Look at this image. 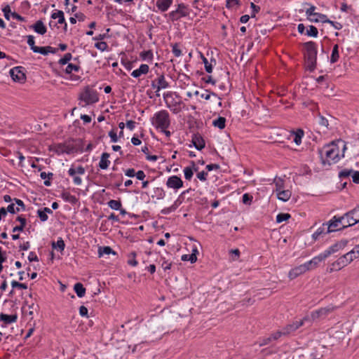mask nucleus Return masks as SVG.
<instances>
[{
	"label": "nucleus",
	"mask_w": 359,
	"mask_h": 359,
	"mask_svg": "<svg viewBox=\"0 0 359 359\" xmlns=\"http://www.w3.org/2000/svg\"><path fill=\"white\" fill-rule=\"evenodd\" d=\"M338 144H341L342 145L341 156H339V146L335 144L334 142L331 144L324 147L323 150L320 151L322 158L323 156V153L325 154L326 161L329 165H330L332 163H337L340 160L341 158L344 156V151L346 149V144L344 141L341 140H339Z\"/></svg>",
	"instance_id": "obj_1"
},
{
	"label": "nucleus",
	"mask_w": 359,
	"mask_h": 359,
	"mask_svg": "<svg viewBox=\"0 0 359 359\" xmlns=\"http://www.w3.org/2000/svg\"><path fill=\"white\" fill-rule=\"evenodd\" d=\"M151 121V124L158 130H165L170 126L169 113L164 109L155 113Z\"/></svg>",
	"instance_id": "obj_2"
},
{
	"label": "nucleus",
	"mask_w": 359,
	"mask_h": 359,
	"mask_svg": "<svg viewBox=\"0 0 359 359\" xmlns=\"http://www.w3.org/2000/svg\"><path fill=\"white\" fill-rule=\"evenodd\" d=\"M306 48L305 57L307 65L311 71L316 68L317 59V47L316 43L309 41L304 43Z\"/></svg>",
	"instance_id": "obj_3"
},
{
	"label": "nucleus",
	"mask_w": 359,
	"mask_h": 359,
	"mask_svg": "<svg viewBox=\"0 0 359 359\" xmlns=\"http://www.w3.org/2000/svg\"><path fill=\"white\" fill-rule=\"evenodd\" d=\"M189 7L183 3L179 4L177 5V8L172 11L168 13V17L171 21H177L180 18L183 17H187L189 15Z\"/></svg>",
	"instance_id": "obj_4"
},
{
	"label": "nucleus",
	"mask_w": 359,
	"mask_h": 359,
	"mask_svg": "<svg viewBox=\"0 0 359 359\" xmlns=\"http://www.w3.org/2000/svg\"><path fill=\"white\" fill-rule=\"evenodd\" d=\"M354 252H351V250L344 255L340 257L336 262H334L332 264V266L334 268H338V269H340L346 265H348L349 263H351L353 259L357 258L356 255H354Z\"/></svg>",
	"instance_id": "obj_5"
},
{
	"label": "nucleus",
	"mask_w": 359,
	"mask_h": 359,
	"mask_svg": "<svg viewBox=\"0 0 359 359\" xmlns=\"http://www.w3.org/2000/svg\"><path fill=\"white\" fill-rule=\"evenodd\" d=\"M79 98L81 101H83L86 104L95 103L99 100L97 92L89 88H86L85 91L80 95Z\"/></svg>",
	"instance_id": "obj_6"
},
{
	"label": "nucleus",
	"mask_w": 359,
	"mask_h": 359,
	"mask_svg": "<svg viewBox=\"0 0 359 359\" xmlns=\"http://www.w3.org/2000/svg\"><path fill=\"white\" fill-rule=\"evenodd\" d=\"M151 87L156 90V96L159 97L160 94L158 92L161 89L168 88L169 87L168 82L165 80L164 75H160L156 79L151 81Z\"/></svg>",
	"instance_id": "obj_7"
},
{
	"label": "nucleus",
	"mask_w": 359,
	"mask_h": 359,
	"mask_svg": "<svg viewBox=\"0 0 359 359\" xmlns=\"http://www.w3.org/2000/svg\"><path fill=\"white\" fill-rule=\"evenodd\" d=\"M10 74L13 81L19 83H23L26 79L25 74L22 67H13L10 70Z\"/></svg>",
	"instance_id": "obj_8"
},
{
	"label": "nucleus",
	"mask_w": 359,
	"mask_h": 359,
	"mask_svg": "<svg viewBox=\"0 0 359 359\" xmlns=\"http://www.w3.org/2000/svg\"><path fill=\"white\" fill-rule=\"evenodd\" d=\"M166 186L173 189H179L183 187V181L177 175H172L168 178Z\"/></svg>",
	"instance_id": "obj_9"
},
{
	"label": "nucleus",
	"mask_w": 359,
	"mask_h": 359,
	"mask_svg": "<svg viewBox=\"0 0 359 359\" xmlns=\"http://www.w3.org/2000/svg\"><path fill=\"white\" fill-rule=\"evenodd\" d=\"M327 232H333L340 229V225H341V222L340 217L334 216L331 220H330L327 223Z\"/></svg>",
	"instance_id": "obj_10"
},
{
	"label": "nucleus",
	"mask_w": 359,
	"mask_h": 359,
	"mask_svg": "<svg viewBox=\"0 0 359 359\" xmlns=\"http://www.w3.org/2000/svg\"><path fill=\"white\" fill-rule=\"evenodd\" d=\"M276 192L277 194L278 198L283 201H287L291 197L292 194L290 190L282 189V187L279 185L278 182H276Z\"/></svg>",
	"instance_id": "obj_11"
},
{
	"label": "nucleus",
	"mask_w": 359,
	"mask_h": 359,
	"mask_svg": "<svg viewBox=\"0 0 359 359\" xmlns=\"http://www.w3.org/2000/svg\"><path fill=\"white\" fill-rule=\"evenodd\" d=\"M307 271H309L308 267L304 263L291 269L289 272V278L290 279L296 278L297 276L305 273Z\"/></svg>",
	"instance_id": "obj_12"
},
{
	"label": "nucleus",
	"mask_w": 359,
	"mask_h": 359,
	"mask_svg": "<svg viewBox=\"0 0 359 359\" xmlns=\"http://www.w3.org/2000/svg\"><path fill=\"white\" fill-rule=\"evenodd\" d=\"M327 257L325 256L323 252L320 253L318 256L313 257L310 261L305 263L309 270L316 268L320 262L325 259Z\"/></svg>",
	"instance_id": "obj_13"
},
{
	"label": "nucleus",
	"mask_w": 359,
	"mask_h": 359,
	"mask_svg": "<svg viewBox=\"0 0 359 359\" xmlns=\"http://www.w3.org/2000/svg\"><path fill=\"white\" fill-rule=\"evenodd\" d=\"M340 219L341 222V228H346L356 224L354 222V219L353 216L350 214V212H348L343 216L340 217Z\"/></svg>",
	"instance_id": "obj_14"
},
{
	"label": "nucleus",
	"mask_w": 359,
	"mask_h": 359,
	"mask_svg": "<svg viewBox=\"0 0 359 359\" xmlns=\"http://www.w3.org/2000/svg\"><path fill=\"white\" fill-rule=\"evenodd\" d=\"M346 245V243L339 242L337 243L332 246H330L327 250H325L323 253L326 257H328L332 254L339 251L340 249L343 248Z\"/></svg>",
	"instance_id": "obj_15"
},
{
	"label": "nucleus",
	"mask_w": 359,
	"mask_h": 359,
	"mask_svg": "<svg viewBox=\"0 0 359 359\" xmlns=\"http://www.w3.org/2000/svg\"><path fill=\"white\" fill-rule=\"evenodd\" d=\"M173 0H157L156 6L161 12L167 11L172 4Z\"/></svg>",
	"instance_id": "obj_16"
},
{
	"label": "nucleus",
	"mask_w": 359,
	"mask_h": 359,
	"mask_svg": "<svg viewBox=\"0 0 359 359\" xmlns=\"http://www.w3.org/2000/svg\"><path fill=\"white\" fill-rule=\"evenodd\" d=\"M149 67L146 64H142L140 67L131 73V75L135 78L140 77L142 74H146L149 72Z\"/></svg>",
	"instance_id": "obj_17"
},
{
	"label": "nucleus",
	"mask_w": 359,
	"mask_h": 359,
	"mask_svg": "<svg viewBox=\"0 0 359 359\" xmlns=\"http://www.w3.org/2000/svg\"><path fill=\"white\" fill-rule=\"evenodd\" d=\"M30 28L33 29L36 33L41 35H43L47 31L46 26L41 20L36 21L35 24L30 26Z\"/></svg>",
	"instance_id": "obj_18"
},
{
	"label": "nucleus",
	"mask_w": 359,
	"mask_h": 359,
	"mask_svg": "<svg viewBox=\"0 0 359 359\" xmlns=\"http://www.w3.org/2000/svg\"><path fill=\"white\" fill-rule=\"evenodd\" d=\"M304 131L302 129H298L297 131H293L290 136L292 137L293 142L299 145L302 143V139L304 136Z\"/></svg>",
	"instance_id": "obj_19"
},
{
	"label": "nucleus",
	"mask_w": 359,
	"mask_h": 359,
	"mask_svg": "<svg viewBox=\"0 0 359 359\" xmlns=\"http://www.w3.org/2000/svg\"><path fill=\"white\" fill-rule=\"evenodd\" d=\"M109 157V154H108V153L104 152L102 154L100 161L99 163V167L100 169L105 170L109 167V165L110 164V161L108 160Z\"/></svg>",
	"instance_id": "obj_20"
},
{
	"label": "nucleus",
	"mask_w": 359,
	"mask_h": 359,
	"mask_svg": "<svg viewBox=\"0 0 359 359\" xmlns=\"http://www.w3.org/2000/svg\"><path fill=\"white\" fill-rule=\"evenodd\" d=\"M17 320L16 315H7L4 313L0 314V321L4 322L5 324H11Z\"/></svg>",
	"instance_id": "obj_21"
},
{
	"label": "nucleus",
	"mask_w": 359,
	"mask_h": 359,
	"mask_svg": "<svg viewBox=\"0 0 359 359\" xmlns=\"http://www.w3.org/2000/svg\"><path fill=\"white\" fill-rule=\"evenodd\" d=\"M167 107H168L174 114H177L180 111V102L175 101L173 99L172 102L165 101Z\"/></svg>",
	"instance_id": "obj_22"
},
{
	"label": "nucleus",
	"mask_w": 359,
	"mask_h": 359,
	"mask_svg": "<svg viewBox=\"0 0 359 359\" xmlns=\"http://www.w3.org/2000/svg\"><path fill=\"white\" fill-rule=\"evenodd\" d=\"M57 52V49L53 48L51 46H44V47H39L36 48V53H41L43 55H46L48 53H55Z\"/></svg>",
	"instance_id": "obj_23"
},
{
	"label": "nucleus",
	"mask_w": 359,
	"mask_h": 359,
	"mask_svg": "<svg viewBox=\"0 0 359 359\" xmlns=\"http://www.w3.org/2000/svg\"><path fill=\"white\" fill-rule=\"evenodd\" d=\"M192 142L195 148L198 150H201L205 147V142L200 136L195 135L192 139Z\"/></svg>",
	"instance_id": "obj_24"
},
{
	"label": "nucleus",
	"mask_w": 359,
	"mask_h": 359,
	"mask_svg": "<svg viewBox=\"0 0 359 359\" xmlns=\"http://www.w3.org/2000/svg\"><path fill=\"white\" fill-rule=\"evenodd\" d=\"M327 223L323 224V225L320 227H319L313 234V238L314 240H316L319 238L320 236L329 233L330 232H327Z\"/></svg>",
	"instance_id": "obj_25"
},
{
	"label": "nucleus",
	"mask_w": 359,
	"mask_h": 359,
	"mask_svg": "<svg viewBox=\"0 0 359 359\" xmlns=\"http://www.w3.org/2000/svg\"><path fill=\"white\" fill-rule=\"evenodd\" d=\"M51 18L53 19H57L59 24L65 23V29L67 27V23L65 22V19L64 17V13L61 11H58L55 13H52Z\"/></svg>",
	"instance_id": "obj_26"
},
{
	"label": "nucleus",
	"mask_w": 359,
	"mask_h": 359,
	"mask_svg": "<svg viewBox=\"0 0 359 359\" xmlns=\"http://www.w3.org/2000/svg\"><path fill=\"white\" fill-rule=\"evenodd\" d=\"M309 21L313 22H321L323 23H326L328 22V18L326 15L317 13L316 17L309 18Z\"/></svg>",
	"instance_id": "obj_27"
},
{
	"label": "nucleus",
	"mask_w": 359,
	"mask_h": 359,
	"mask_svg": "<svg viewBox=\"0 0 359 359\" xmlns=\"http://www.w3.org/2000/svg\"><path fill=\"white\" fill-rule=\"evenodd\" d=\"M74 290L79 297H83L86 294V288L81 283H77L74 286Z\"/></svg>",
	"instance_id": "obj_28"
},
{
	"label": "nucleus",
	"mask_w": 359,
	"mask_h": 359,
	"mask_svg": "<svg viewBox=\"0 0 359 359\" xmlns=\"http://www.w3.org/2000/svg\"><path fill=\"white\" fill-rule=\"evenodd\" d=\"M85 173V169L82 166H79L76 168L73 167L70 168L68 170V174L70 176H75L76 174L83 175Z\"/></svg>",
	"instance_id": "obj_29"
},
{
	"label": "nucleus",
	"mask_w": 359,
	"mask_h": 359,
	"mask_svg": "<svg viewBox=\"0 0 359 359\" xmlns=\"http://www.w3.org/2000/svg\"><path fill=\"white\" fill-rule=\"evenodd\" d=\"M225 123L226 118L224 117L219 116L212 121V125L219 129H224L225 128Z\"/></svg>",
	"instance_id": "obj_30"
},
{
	"label": "nucleus",
	"mask_w": 359,
	"mask_h": 359,
	"mask_svg": "<svg viewBox=\"0 0 359 359\" xmlns=\"http://www.w3.org/2000/svg\"><path fill=\"white\" fill-rule=\"evenodd\" d=\"M339 57V46L337 44L334 45L332 51L331 57H330V62L334 63L336 62Z\"/></svg>",
	"instance_id": "obj_31"
},
{
	"label": "nucleus",
	"mask_w": 359,
	"mask_h": 359,
	"mask_svg": "<svg viewBox=\"0 0 359 359\" xmlns=\"http://www.w3.org/2000/svg\"><path fill=\"white\" fill-rule=\"evenodd\" d=\"M17 220L20 222V225L15 226L13 229V232L22 231L25 226V224H26V219L25 218H24L21 216H18L17 217Z\"/></svg>",
	"instance_id": "obj_32"
},
{
	"label": "nucleus",
	"mask_w": 359,
	"mask_h": 359,
	"mask_svg": "<svg viewBox=\"0 0 359 359\" xmlns=\"http://www.w3.org/2000/svg\"><path fill=\"white\" fill-rule=\"evenodd\" d=\"M53 174L52 172L46 173L45 172H42L40 174L41 178L46 180L48 178V180H45L43 184L45 186L49 187L51 184L50 179L53 177Z\"/></svg>",
	"instance_id": "obj_33"
},
{
	"label": "nucleus",
	"mask_w": 359,
	"mask_h": 359,
	"mask_svg": "<svg viewBox=\"0 0 359 359\" xmlns=\"http://www.w3.org/2000/svg\"><path fill=\"white\" fill-rule=\"evenodd\" d=\"M318 34V29L313 25H309L306 29V34L309 36L317 37Z\"/></svg>",
	"instance_id": "obj_34"
},
{
	"label": "nucleus",
	"mask_w": 359,
	"mask_h": 359,
	"mask_svg": "<svg viewBox=\"0 0 359 359\" xmlns=\"http://www.w3.org/2000/svg\"><path fill=\"white\" fill-rule=\"evenodd\" d=\"M52 247L53 248H57L60 251H63L64 249H65V242L62 240V238H59L56 243L53 242L52 243Z\"/></svg>",
	"instance_id": "obj_35"
},
{
	"label": "nucleus",
	"mask_w": 359,
	"mask_h": 359,
	"mask_svg": "<svg viewBox=\"0 0 359 359\" xmlns=\"http://www.w3.org/2000/svg\"><path fill=\"white\" fill-rule=\"evenodd\" d=\"M107 204L109 207L115 210H118L121 208V203L120 201L110 200Z\"/></svg>",
	"instance_id": "obj_36"
},
{
	"label": "nucleus",
	"mask_w": 359,
	"mask_h": 359,
	"mask_svg": "<svg viewBox=\"0 0 359 359\" xmlns=\"http://www.w3.org/2000/svg\"><path fill=\"white\" fill-rule=\"evenodd\" d=\"M79 69L80 67L79 65L69 63L65 69V73L67 74H70L72 72H78Z\"/></svg>",
	"instance_id": "obj_37"
},
{
	"label": "nucleus",
	"mask_w": 359,
	"mask_h": 359,
	"mask_svg": "<svg viewBox=\"0 0 359 359\" xmlns=\"http://www.w3.org/2000/svg\"><path fill=\"white\" fill-rule=\"evenodd\" d=\"M140 57L143 60H149V61H151L153 59V53L150 50H146V51H142V53H140Z\"/></svg>",
	"instance_id": "obj_38"
},
{
	"label": "nucleus",
	"mask_w": 359,
	"mask_h": 359,
	"mask_svg": "<svg viewBox=\"0 0 359 359\" xmlns=\"http://www.w3.org/2000/svg\"><path fill=\"white\" fill-rule=\"evenodd\" d=\"M182 261H190L191 263H194L197 260V257L195 253L184 255L182 256Z\"/></svg>",
	"instance_id": "obj_39"
},
{
	"label": "nucleus",
	"mask_w": 359,
	"mask_h": 359,
	"mask_svg": "<svg viewBox=\"0 0 359 359\" xmlns=\"http://www.w3.org/2000/svg\"><path fill=\"white\" fill-rule=\"evenodd\" d=\"M27 37V43L30 46V48L33 52L36 53V48H38L39 46H35L34 37L32 35H29Z\"/></svg>",
	"instance_id": "obj_40"
},
{
	"label": "nucleus",
	"mask_w": 359,
	"mask_h": 359,
	"mask_svg": "<svg viewBox=\"0 0 359 359\" xmlns=\"http://www.w3.org/2000/svg\"><path fill=\"white\" fill-rule=\"evenodd\" d=\"M349 212L350 214L353 216L354 222H355L356 224L359 222V205Z\"/></svg>",
	"instance_id": "obj_41"
},
{
	"label": "nucleus",
	"mask_w": 359,
	"mask_h": 359,
	"mask_svg": "<svg viewBox=\"0 0 359 359\" xmlns=\"http://www.w3.org/2000/svg\"><path fill=\"white\" fill-rule=\"evenodd\" d=\"M290 218V215L288 213H279L276 216V222L278 223L283 222L284 221H287Z\"/></svg>",
	"instance_id": "obj_42"
},
{
	"label": "nucleus",
	"mask_w": 359,
	"mask_h": 359,
	"mask_svg": "<svg viewBox=\"0 0 359 359\" xmlns=\"http://www.w3.org/2000/svg\"><path fill=\"white\" fill-rule=\"evenodd\" d=\"M72 58V55L71 53H66L62 58L59 60V64L61 65H65L67 64Z\"/></svg>",
	"instance_id": "obj_43"
},
{
	"label": "nucleus",
	"mask_w": 359,
	"mask_h": 359,
	"mask_svg": "<svg viewBox=\"0 0 359 359\" xmlns=\"http://www.w3.org/2000/svg\"><path fill=\"white\" fill-rule=\"evenodd\" d=\"M316 8V7L315 6H311L310 8H309L306 11V15L309 20L310 18L316 17V13H317L314 12Z\"/></svg>",
	"instance_id": "obj_44"
},
{
	"label": "nucleus",
	"mask_w": 359,
	"mask_h": 359,
	"mask_svg": "<svg viewBox=\"0 0 359 359\" xmlns=\"http://www.w3.org/2000/svg\"><path fill=\"white\" fill-rule=\"evenodd\" d=\"M95 47L101 51H105L108 48V45L104 41H98L95 43Z\"/></svg>",
	"instance_id": "obj_45"
},
{
	"label": "nucleus",
	"mask_w": 359,
	"mask_h": 359,
	"mask_svg": "<svg viewBox=\"0 0 359 359\" xmlns=\"http://www.w3.org/2000/svg\"><path fill=\"white\" fill-rule=\"evenodd\" d=\"M184 177L186 180H190L193 177V169L191 167H186L184 169Z\"/></svg>",
	"instance_id": "obj_46"
},
{
	"label": "nucleus",
	"mask_w": 359,
	"mask_h": 359,
	"mask_svg": "<svg viewBox=\"0 0 359 359\" xmlns=\"http://www.w3.org/2000/svg\"><path fill=\"white\" fill-rule=\"evenodd\" d=\"M332 311V308H330V307L321 308L318 310L321 318L325 317Z\"/></svg>",
	"instance_id": "obj_47"
},
{
	"label": "nucleus",
	"mask_w": 359,
	"mask_h": 359,
	"mask_svg": "<svg viewBox=\"0 0 359 359\" xmlns=\"http://www.w3.org/2000/svg\"><path fill=\"white\" fill-rule=\"evenodd\" d=\"M235 5L240 6L241 1L239 0H226V7L228 9L232 8Z\"/></svg>",
	"instance_id": "obj_48"
},
{
	"label": "nucleus",
	"mask_w": 359,
	"mask_h": 359,
	"mask_svg": "<svg viewBox=\"0 0 359 359\" xmlns=\"http://www.w3.org/2000/svg\"><path fill=\"white\" fill-rule=\"evenodd\" d=\"M154 194L157 196L158 199H163L165 196V191H163V189L162 188H159V187H157L154 189Z\"/></svg>",
	"instance_id": "obj_49"
},
{
	"label": "nucleus",
	"mask_w": 359,
	"mask_h": 359,
	"mask_svg": "<svg viewBox=\"0 0 359 359\" xmlns=\"http://www.w3.org/2000/svg\"><path fill=\"white\" fill-rule=\"evenodd\" d=\"M99 253L100 255H102L104 254L109 255L111 253L115 254V252L113 251V250L109 246H105V247H103L102 248H100L99 250Z\"/></svg>",
	"instance_id": "obj_50"
},
{
	"label": "nucleus",
	"mask_w": 359,
	"mask_h": 359,
	"mask_svg": "<svg viewBox=\"0 0 359 359\" xmlns=\"http://www.w3.org/2000/svg\"><path fill=\"white\" fill-rule=\"evenodd\" d=\"M252 196L249 194H245L243 196L242 201L244 204L250 205L252 201Z\"/></svg>",
	"instance_id": "obj_51"
},
{
	"label": "nucleus",
	"mask_w": 359,
	"mask_h": 359,
	"mask_svg": "<svg viewBox=\"0 0 359 359\" xmlns=\"http://www.w3.org/2000/svg\"><path fill=\"white\" fill-rule=\"evenodd\" d=\"M283 329L284 330L285 334L286 335H288L296 330L292 323L287 325Z\"/></svg>",
	"instance_id": "obj_52"
},
{
	"label": "nucleus",
	"mask_w": 359,
	"mask_h": 359,
	"mask_svg": "<svg viewBox=\"0 0 359 359\" xmlns=\"http://www.w3.org/2000/svg\"><path fill=\"white\" fill-rule=\"evenodd\" d=\"M11 285L13 288L18 287V288L23 289V290H26L27 288V285L26 284L20 283L15 280H13L11 282Z\"/></svg>",
	"instance_id": "obj_53"
},
{
	"label": "nucleus",
	"mask_w": 359,
	"mask_h": 359,
	"mask_svg": "<svg viewBox=\"0 0 359 359\" xmlns=\"http://www.w3.org/2000/svg\"><path fill=\"white\" fill-rule=\"evenodd\" d=\"M130 256L132 257V259H128V264L129 265L133 266H137V262L135 259L136 253L135 252H133L130 253Z\"/></svg>",
	"instance_id": "obj_54"
},
{
	"label": "nucleus",
	"mask_w": 359,
	"mask_h": 359,
	"mask_svg": "<svg viewBox=\"0 0 359 359\" xmlns=\"http://www.w3.org/2000/svg\"><path fill=\"white\" fill-rule=\"evenodd\" d=\"M37 215L40 218L41 222H46L48 219V215L46 214L45 212H43V209H39L37 211Z\"/></svg>",
	"instance_id": "obj_55"
},
{
	"label": "nucleus",
	"mask_w": 359,
	"mask_h": 359,
	"mask_svg": "<svg viewBox=\"0 0 359 359\" xmlns=\"http://www.w3.org/2000/svg\"><path fill=\"white\" fill-rule=\"evenodd\" d=\"M62 198H63V199H65V201H71V202H72V201H75V199H76V198H75L74 196L71 195V194H70L69 193H68V192H64V193H62Z\"/></svg>",
	"instance_id": "obj_56"
},
{
	"label": "nucleus",
	"mask_w": 359,
	"mask_h": 359,
	"mask_svg": "<svg viewBox=\"0 0 359 359\" xmlns=\"http://www.w3.org/2000/svg\"><path fill=\"white\" fill-rule=\"evenodd\" d=\"M250 8H252V11L251 17L255 18L256 13H257L260 11V7L255 5L254 3L252 2L250 4Z\"/></svg>",
	"instance_id": "obj_57"
},
{
	"label": "nucleus",
	"mask_w": 359,
	"mask_h": 359,
	"mask_svg": "<svg viewBox=\"0 0 359 359\" xmlns=\"http://www.w3.org/2000/svg\"><path fill=\"white\" fill-rule=\"evenodd\" d=\"M301 322L303 323V325L306 323H309V325H311L313 322H314V320L311 318V315H306L305 316L302 320H300Z\"/></svg>",
	"instance_id": "obj_58"
},
{
	"label": "nucleus",
	"mask_w": 359,
	"mask_h": 359,
	"mask_svg": "<svg viewBox=\"0 0 359 359\" xmlns=\"http://www.w3.org/2000/svg\"><path fill=\"white\" fill-rule=\"evenodd\" d=\"M211 95L215 96V97L217 96L216 93H210L208 90H206L205 93H201L200 95L201 97H202V98H203V99H205L206 100H210Z\"/></svg>",
	"instance_id": "obj_59"
},
{
	"label": "nucleus",
	"mask_w": 359,
	"mask_h": 359,
	"mask_svg": "<svg viewBox=\"0 0 359 359\" xmlns=\"http://www.w3.org/2000/svg\"><path fill=\"white\" fill-rule=\"evenodd\" d=\"M326 23L330 24L335 29L339 30L342 28V25L340 22L332 21L328 19Z\"/></svg>",
	"instance_id": "obj_60"
},
{
	"label": "nucleus",
	"mask_w": 359,
	"mask_h": 359,
	"mask_svg": "<svg viewBox=\"0 0 359 359\" xmlns=\"http://www.w3.org/2000/svg\"><path fill=\"white\" fill-rule=\"evenodd\" d=\"M353 170H344L341 171L339 174V177H348L352 174Z\"/></svg>",
	"instance_id": "obj_61"
},
{
	"label": "nucleus",
	"mask_w": 359,
	"mask_h": 359,
	"mask_svg": "<svg viewBox=\"0 0 359 359\" xmlns=\"http://www.w3.org/2000/svg\"><path fill=\"white\" fill-rule=\"evenodd\" d=\"M203 62L205 65V69L207 72L211 73L212 72V66L210 64L205 57H203Z\"/></svg>",
	"instance_id": "obj_62"
},
{
	"label": "nucleus",
	"mask_w": 359,
	"mask_h": 359,
	"mask_svg": "<svg viewBox=\"0 0 359 359\" xmlns=\"http://www.w3.org/2000/svg\"><path fill=\"white\" fill-rule=\"evenodd\" d=\"M208 172H205V171H201V172H198L197 174V177L201 180V181H205L207 180V176H208Z\"/></svg>",
	"instance_id": "obj_63"
},
{
	"label": "nucleus",
	"mask_w": 359,
	"mask_h": 359,
	"mask_svg": "<svg viewBox=\"0 0 359 359\" xmlns=\"http://www.w3.org/2000/svg\"><path fill=\"white\" fill-rule=\"evenodd\" d=\"M352 179L353 182L359 184V172L358 171H353L352 173Z\"/></svg>",
	"instance_id": "obj_64"
}]
</instances>
